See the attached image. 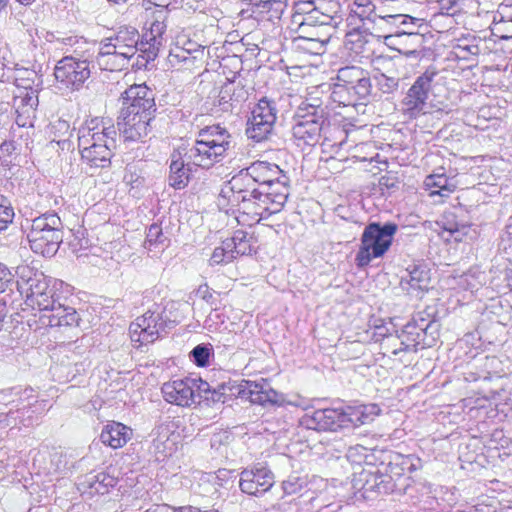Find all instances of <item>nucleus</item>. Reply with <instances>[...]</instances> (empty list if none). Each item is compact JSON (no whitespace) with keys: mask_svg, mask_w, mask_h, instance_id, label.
Listing matches in <instances>:
<instances>
[{"mask_svg":"<svg viewBox=\"0 0 512 512\" xmlns=\"http://www.w3.org/2000/svg\"><path fill=\"white\" fill-rule=\"evenodd\" d=\"M387 469L400 479L406 471L411 472L413 470L412 459L410 456L397 455L393 461L389 462Z\"/></svg>","mask_w":512,"mask_h":512,"instance_id":"5fc2aeb1","label":"nucleus"},{"mask_svg":"<svg viewBox=\"0 0 512 512\" xmlns=\"http://www.w3.org/2000/svg\"><path fill=\"white\" fill-rule=\"evenodd\" d=\"M369 34H371L370 31L348 27L345 44L355 53H362L364 46L367 44V36Z\"/></svg>","mask_w":512,"mask_h":512,"instance_id":"8fccbe9b","label":"nucleus"},{"mask_svg":"<svg viewBox=\"0 0 512 512\" xmlns=\"http://www.w3.org/2000/svg\"><path fill=\"white\" fill-rule=\"evenodd\" d=\"M498 31H511L512 33V3L499 5L493 20ZM502 38H512L511 35H502Z\"/></svg>","mask_w":512,"mask_h":512,"instance_id":"de8ad7c7","label":"nucleus"},{"mask_svg":"<svg viewBox=\"0 0 512 512\" xmlns=\"http://www.w3.org/2000/svg\"><path fill=\"white\" fill-rule=\"evenodd\" d=\"M236 189L232 185V179L223 185L220 197L227 199L237 207L236 220L243 226H253L262 219H267L272 214L281 211L285 204L272 202V196L260 190L258 187L244 186Z\"/></svg>","mask_w":512,"mask_h":512,"instance_id":"7ed1b4c3","label":"nucleus"},{"mask_svg":"<svg viewBox=\"0 0 512 512\" xmlns=\"http://www.w3.org/2000/svg\"><path fill=\"white\" fill-rule=\"evenodd\" d=\"M131 437L132 429L116 421L106 424L100 434L101 442L113 449L123 447Z\"/></svg>","mask_w":512,"mask_h":512,"instance_id":"f704fd0d","label":"nucleus"},{"mask_svg":"<svg viewBox=\"0 0 512 512\" xmlns=\"http://www.w3.org/2000/svg\"><path fill=\"white\" fill-rule=\"evenodd\" d=\"M155 98L154 91L145 84H134L121 95L122 106H142L144 99Z\"/></svg>","mask_w":512,"mask_h":512,"instance_id":"a19ab883","label":"nucleus"},{"mask_svg":"<svg viewBox=\"0 0 512 512\" xmlns=\"http://www.w3.org/2000/svg\"><path fill=\"white\" fill-rule=\"evenodd\" d=\"M450 278L453 279L456 286H451L450 289L456 290V289H462V290H472L477 287L478 284H480V281L478 280V276H476L475 273H472L471 271L463 272L461 275H450Z\"/></svg>","mask_w":512,"mask_h":512,"instance_id":"603ef678","label":"nucleus"},{"mask_svg":"<svg viewBox=\"0 0 512 512\" xmlns=\"http://www.w3.org/2000/svg\"><path fill=\"white\" fill-rule=\"evenodd\" d=\"M349 13L346 18L347 27L371 31L375 27L378 14L371 0H353L348 6Z\"/></svg>","mask_w":512,"mask_h":512,"instance_id":"4be33fe9","label":"nucleus"},{"mask_svg":"<svg viewBox=\"0 0 512 512\" xmlns=\"http://www.w3.org/2000/svg\"><path fill=\"white\" fill-rule=\"evenodd\" d=\"M30 248L44 257L54 256L64 239V224L56 212H46L31 220L27 233Z\"/></svg>","mask_w":512,"mask_h":512,"instance_id":"423d86ee","label":"nucleus"},{"mask_svg":"<svg viewBox=\"0 0 512 512\" xmlns=\"http://www.w3.org/2000/svg\"><path fill=\"white\" fill-rule=\"evenodd\" d=\"M161 391L168 403L182 407L195 403L193 381L190 377L164 383Z\"/></svg>","mask_w":512,"mask_h":512,"instance_id":"bb28decb","label":"nucleus"},{"mask_svg":"<svg viewBox=\"0 0 512 512\" xmlns=\"http://www.w3.org/2000/svg\"><path fill=\"white\" fill-rule=\"evenodd\" d=\"M118 132L114 125L94 118L78 131V148L82 161L90 168H108L117 147Z\"/></svg>","mask_w":512,"mask_h":512,"instance_id":"f03ea898","label":"nucleus"},{"mask_svg":"<svg viewBox=\"0 0 512 512\" xmlns=\"http://www.w3.org/2000/svg\"><path fill=\"white\" fill-rule=\"evenodd\" d=\"M307 486V479L304 476H300L293 473L282 482V488L285 494L292 495L299 493Z\"/></svg>","mask_w":512,"mask_h":512,"instance_id":"6e6d98bb","label":"nucleus"},{"mask_svg":"<svg viewBox=\"0 0 512 512\" xmlns=\"http://www.w3.org/2000/svg\"><path fill=\"white\" fill-rule=\"evenodd\" d=\"M18 282L9 267L0 262V293L13 291L18 287Z\"/></svg>","mask_w":512,"mask_h":512,"instance_id":"bf43d9fd","label":"nucleus"},{"mask_svg":"<svg viewBox=\"0 0 512 512\" xmlns=\"http://www.w3.org/2000/svg\"><path fill=\"white\" fill-rule=\"evenodd\" d=\"M344 419L343 408H325L305 414L301 424L317 431H337L345 428Z\"/></svg>","mask_w":512,"mask_h":512,"instance_id":"a211bd4d","label":"nucleus"},{"mask_svg":"<svg viewBox=\"0 0 512 512\" xmlns=\"http://www.w3.org/2000/svg\"><path fill=\"white\" fill-rule=\"evenodd\" d=\"M476 36L469 30L457 32L450 25V63L468 61L479 52Z\"/></svg>","mask_w":512,"mask_h":512,"instance_id":"b1692460","label":"nucleus"},{"mask_svg":"<svg viewBox=\"0 0 512 512\" xmlns=\"http://www.w3.org/2000/svg\"><path fill=\"white\" fill-rule=\"evenodd\" d=\"M415 18L406 14H378L375 26L380 30L387 31L389 34L385 35V40L393 43L394 40L405 38L411 40L413 43L419 44L422 40V35L412 31L401 29V26H408L414 24Z\"/></svg>","mask_w":512,"mask_h":512,"instance_id":"f3484780","label":"nucleus"},{"mask_svg":"<svg viewBox=\"0 0 512 512\" xmlns=\"http://www.w3.org/2000/svg\"><path fill=\"white\" fill-rule=\"evenodd\" d=\"M156 110L155 98H149L148 96L144 99L142 106H122L120 112L131 113V116L135 114L137 118L152 121L155 118Z\"/></svg>","mask_w":512,"mask_h":512,"instance_id":"49530a36","label":"nucleus"},{"mask_svg":"<svg viewBox=\"0 0 512 512\" xmlns=\"http://www.w3.org/2000/svg\"><path fill=\"white\" fill-rule=\"evenodd\" d=\"M235 389L240 397L249 399L253 404L264 407H280L285 404L283 394L274 390L265 379L259 381L243 380Z\"/></svg>","mask_w":512,"mask_h":512,"instance_id":"4468645a","label":"nucleus"},{"mask_svg":"<svg viewBox=\"0 0 512 512\" xmlns=\"http://www.w3.org/2000/svg\"><path fill=\"white\" fill-rule=\"evenodd\" d=\"M14 209L7 197L0 194V231L6 230L14 218Z\"/></svg>","mask_w":512,"mask_h":512,"instance_id":"052dcab7","label":"nucleus"},{"mask_svg":"<svg viewBox=\"0 0 512 512\" xmlns=\"http://www.w3.org/2000/svg\"><path fill=\"white\" fill-rule=\"evenodd\" d=\"M168 10L159 9L153 15L149 30L144 34L140 42V52L147 61L154 60L165 43V32L167 29L166 19Z\"/></svg>","mask_w":512,"mask_h":512,"instance_id":"dca6fc26","label":"nucleus"},{"mask_svg":"<svg viewBox=\"0 0 512 512\" xmlns=\"http://www.w3.org/2000/svg\"><path fill=\"white\" fill-rule=\"evenodd\" d=\"M420 77H426L427 90L437 103H444L448 99V76L445 69L436 71L434 68H429Z\"/></svg>","mask_w":512,"mask_h":512,"instance_id":"c9c22d12","label":"nucleus"},{"mask_svg":"<svg viewBox=\"0 0 512 512\" xmlns=\"http://www.w3.org/2000/svg\"><path fill=\"white\" fill-rule=\"evenodd\" d=\"M229 244L231 252L234 257L248 255L252 251L248 233L243 230H237L230 239L225 240Z\"/></svg>","mask_w":512,"mask_h":512,"instance_id":"a18cd8bd","label":"nucleus"},{"mask_svg":"<svg viewBox=\"0 0 512 512\" xmlns=\"http://www.w3.org/2000/svg\"><path fill=\"white\" fill-rule=\"evenodd\" d=\"M397 225L391 222L381 225L372 222L368 224L361 236V245L355 257L356 266L360 269L367 267L375 258L382 257L390 248Z\"/></svg>","mask_w":512,"mask_h":512,"instance_id":"6e6552de","label":"nucleus"},{"mask_svg":"<svg viewBox=\"0 0 512 512\" xmlns=\"http://www.w3.org/2000/svg\"><path fill=\"white\" fill-rule=\"evenodd\" d=\"M40 321L51 328L77 327L80 317L75 308L65 306L58 301L51 310L40 316Z\"/></svg>","mask_w":512,"mask_h":512,"instance_id":"7c9ffc66","label":"nucleus"},{"mask_svg":"<svg viewBox=\"0 0 512 512\" xmlns=\"http://www.w3.org/2000/svg\"><path fill=\"white\" fill-rule=\"evenodd\" d=\"M91 70L83 61L76 62L72 58L60 59L54 68V76L63 88L71 91L80 90L90 78Z\"/></svg>","mask_w":512,"mask_h":512,"instance_id":"2eb2a0df","label":"nucleus"},{"mask_svg":"<svg viewBox=\"0 0 512 512\" xmlns=\"http://www.w3.org/2000/svg\"><path fill=\"white\" fill-rule=\"evenodd\" d=\"M33 398L32 388H19L13 387L0 391V404H15L16 410H10L7 413H0V428L7 426H16L20 418L19 414L22 415L32 409V412H43L47 409L48 402L46 400L37 401L33 403L30 401Z\"/></svg>","mask_w":512,"mask_h":512,"instance_id":"9d476101","label":"nucleus"},{"mask_svg":"<svg viewBox=\"0 0 512 512\" xmlns=\"http://www.w3.org/2000/svg\"><path fill=\"white\" fill-rule=\"evenodd\" d=\"M104 40L129 59L140 52V34L134 27H121L113 36Z\"/></svg>","mask_w":512,"mask_h":512,"instance_id":"c756f323","label":"nucleus"},{"mask_svg":"<svg viewBox=\"0 0 512 512\" xmlns=\"http://www.w3.org/2000/svg\"><path fill=\"white\" fill-rule=\"evenodd\" d=\"M345 428L358 427L372 422L381 412L377 404H361L343 408Z\"/></svg>","mask_w":512,"mask_h":512,"instance_id":"2f4dec72","label":"nucleus"},{"mask_svg":"<svg viewBox=\"0 0 512 512\" xmlns=\"http://www.w3.org/2000/svg\"><path fill=\"white\" fill-rule=\"evenodd\" d=\"M213 355V349L209 344H199L190 352V359L198 367H206L209 365L210 357Z\"/></svg>","mask_w":512,"mask_h":512,"instance_id":"864d4df0","label":"nucleus"},{"mask_svg":"<svg viewBox=\"0 0 512 512\" xmlns=\"http://www.w3.org/2000/svg\"><path fill=\"white\" fill-rule=\"evenodd\" d=\"M150 120L137 118L135 114L131 116L126 113H119L117 126L119 134L124 138V141H142L151 132Z\"/></svg>","mask_w":512,"mask_h":512,"instance_id":"cd10ccee","label":"nucleus"},{"mask_svg":"<svg viewBox=\"0 0 512 512\" xmlns=\"http://www.w3.org/2000/svg\"><path fill=\"white\" fill-rule=\"evenodd\" d=\"M327 123L324 108L302 102L292 118L291 134L294 143L302 149L315 146L320 142Z\"/></svg>","mask_w":512,"mask_h":512,"instance_id":"0eeeda50","label":"nucleus"},{"mask_svg":"<svg viewBox=\"0 0 512 512\" xmlns=\"http://www.w3.org/2000/svg\"><path fill=\"white\" fill-rule=\"evenodd\" d=\"M278 107L275 100L262 97L254 106L247 122L246 135L255 142H262L272 134L277 120Z\"/></svg>","mask_w":512,"mask_h":512,"instance_id":"9b49d317","label":"nucleus"},{"mask_svg":"<svg viewBox=\"0 0 512 512\" xmlns=\"http://www.w3.org/2000/svg\"><path fill=\"white\" fill-rule=\"evenodd\" d=\"M247 95L248 93L243 86L235 85L234 82H229L224 85L220 91V103L231 102V105H233V103L239 104L245 101Z\"/></svg>","mask_w":512,"mask_h":512,"instance_id":"09e8293b","label":"nucleus"},{"mask_svg":"<svg viewBox=\"0 0 512 512\" xmlns=\"http://www.w3.org/2000/svg\"><path fill=\"white\" fill-rule=\"evenodd\" d=\"M229 244L224 240L220 247H216L210 257V265L227 264L235 259Z\"/></svg>","mask_w":512,"mask_h":512,"instance_id":"4d7b16f0","label":"nucleus"},{"mask_svg":"<svg viewBox=\"0 0 512 512\" xmlns=\"http://www.w3.org/2000/svg\"><path fill=\"white\" fill-rule=\"evenodd\" d=\"M233 389L234 388L227 383L218 384L216 387H211V391L204 395V400L211 401L213 403H224L226 400L227 391L235 394Z\"/></svg>","mask_w":512,"mask_h":512,"instance_id":"e2e57ef3","label":"nucleus"},{"mask_svg":"<svg viewBox=\"0 0 512 512\" xmlns=\"http://www.w3.org/2000/svg\"><path fill=\"white\" fill-rule=\"evenodd\" d=\"M361 476L360 480L363 481L362 490L364 493L376 492L379 494V471H363Z\"/></svg>","mask_w":512,"mask_h":512,"instance_id":"0e129e2a","label":"nucleus"},{"mask_svg":"<svg viewBox=\"0 0 512 512\" xmlns=\"http://www.w3.org/2000/svg\"><path fill=\"white\" fill-rule=\"evenodd\" d=\"M293 9L290 28L307 40L326 43L343 22L337 0H300Z\"/></svg>","mask_w":512,"mask_h":512,"instance_id":"f257e3e1","label":"nucleus"},{"mask_svg":"<svg viewBox=\"0 0 512 512\" xmlns=\"http://www.w3.org/2000/svg\"><path fill=\"white\" fill-rule=\"evenodd\" d=\"M96 48L97 45L94 42L79 36V41H77L70 53L63 58H72L79 63L83 61L84 64L90 66V63L94 60Z\"/></svg>","mask_w":512,"mask_h":512,"instance_id":"79ce46f5","label":"nucleus"},{"mask_svg":"<svg viewBox=\"0 0 512 512\" xmlns=\"http://www.w3.org/2000/svg\"><path fill=\"white\" fill-rule=\"evenodd\" d=\"M164 309L159 305H154L135 322L130 324V334L132 341L140 344L153 343L162 332L172 323L163 316Z\"/></svg>","mask_w":512,"mask_h":512,"instance_id":"f8f14e48","label":"nucleus"},{"mask_svg":"<svg viewBox=\"0 0 512 512\" xmlns=\"http://www.w3.org/2000/svg\"><path fill=\"white\" fill-rule=\"evenodd\" d=\"M170 245V236L164 231L161 224L153 223L148 227L144 247L152 251L153 249L164 250Z\"/></svg>","mask_w":512,"mask_h":512,"instance_id":"ea45409f","label":"nucleus"},{"mask_svg":"<svg viewBox=\"0 0 512 512\" xmlns=\"http://www.w3.org/2000/svg\"><path fill=\"white\" fill-rule=\"evenodd\" d=\"M13 106L15 109L26 110V114L35 113L38 106V90H21L14 92Z\"/></svg>","mask_w":512,"mask_h":512,"instance_id":"c03bdc74","label":"nucleus"},{"mask_svg":"<svg viewBox=\"0 0 512 512\" xmlns=\"http://www.w3.org/2000/svg\"><path fill=\"white\" fill-rule=\"evenodd\" d=\"M469 19L468 9H455L450 11L451 26L457 29V32L468 30L466 25Z\"/></svg>","mask_w":512,"mask_h":512,"instance_id":"69168bd1","label":"nucleus"},{"mask_svg":"<svg viewBox=\"0 0 512 512\" xmlns=\"http://www.w3.org/2000/svg\"><path fill=\"white\" fill-rule=\"evenodd\" d=\"M377 88L386 94H391L398 89L399 78L378 73L374 76Z\"/></svg>","mask_w":512,"mask_h":512,"instance_id":"13d9d810","label":"nucleus"},{"mask_svg":"<svg viewBox=\"0 0 512 512\" xmlns=\"http://www.w3.org/2000/svg\"><path fill=\"white\" fill-rule=\"evenodd\" d=\"M476 230L470 224L455 223L454 226L450 224V249L452 244L455 246V252H460L461 255L469 254L471 252V241L476 237Z\"/></svg>","mask_w":512,"mask_h":512,"instance_id":"e433bc0d","label":"nucleus"},{"mask_svg":"<svg viewBox=\"0 0 512 512\" xmlns=\"http://www.w3.org/2000/svg\"><path fill=\"white\" fill-rule=\"evenodd\" d=\"M184 156H181L180 153L178 155L172 154L171 163H170V174H169V185L174 189H183L185 188L190 180V172Z\"/></svg>","mask_w":512,"mask_h":512,"instance_id":"4c0bfd02","label":"nucleus"},{"mask_svg":"<svg viewBox=\"0 0 512 512\" xmlns=\"http://www.w3.org/2000/svg\"><path fill=\"white\" fill-rule=\"evenodd\" d=\"M431 283L430 271L425 265H413L401 276L400 287L408 295L421 298Z\"/></svg>","mask_w":512,"mask_h":512,"instance_id":"393cba45","label":"nucleus"},{"mask_svg":"<svg viewBox=\"0 0 512 512\" xmlns=\"http://www.w3.org/2000/svg\"><path fill=\"white\" fill-rule=\"evenodd\" d=\"M87 483L92 492L104 495L117 484V479L106 472H98L87 477Z\"/></svg>","mask_w":512,"mask_h":512,"instance_id":"37998d69","label":"nucleus"},{"mask_svg":"<svg viewBox=\"0 0 512 512\" xmlns=\"http://www.w3.org/2000/svg\"><path fill=\"white\" fill-rule=\"evenodd\" d=\"M431 328L430 324H426L423 318L420 323L416 320L408 322L402 329L401 333L391 339V345L394 347L391 351L393 355H398L400 352L416 351L417 346L424 341L427 330Z\"/></svg>","mask_w":512,"mask_h":512,"instance_id":"6ab92c4d","label":"nucleus"},{"mask_svg":"<svg viewBox=\"0 0 512 512\" xmlns=\"http://www.w3.org/2000/svg\"><path fill=\"white\" fill-rule=\"evenodd\" d=\"M183 156L189 170H192L193 167L209 169L223 160L199 135L194 143L185 149Z\"/></svg>","mask_w":512,"mask_h":512,"instance_id":"5701e85b","label":"nucleus"},{"mask_svg":"<svg viewBox=\"0 0 512 512\" xmlns=\"http://www.w3.org/2000/svg\"><path fill=\"white\" fill-rule=\"evenodd\" d=\"M205 48V46L191 40L183 41L180 46V39H178L176 46L169 52V63L172 66L183 65L186 68H190L196 62L203 60Z\"/></svg>","mask_w":512,"mask_h":512,"instance_id":"a878e982","label":"nucleus"},{"mask_svg":"<svg viewBox=\"0 0 512 512\" xmlns=\"http://www.w3.org/2000/svg\"><path fill=\"white\" fill-rule=\"evenodd\" d=\"M55 285L51 278L36 272L27 278L22 277L17 290L25 297L28 307L45 314L59 301Z\"/></svg>","mask_w":512,"mask_h":512,"instance_id":"1a4fd4ad","label":"nucleus"},{"mask_svg":"<svg viewBox=\"0 0 512 512\" xmlns=\"http://www.w3.org/2000/svg\"><path fill=\"white\" fill-rule=\"evenodd\" d=\"M371 90V79L367 71L359 66H344L337 71L330 97L339 105L355 106L368 101Z\"/></svg>","mask_w":512,"mask_h":512,"instance_id":"39448f33","label":"nucleus"},{"mask_svg":"<svg viewBox=\"0 0 512 512\" xmlns=\"http://www.w3.org/2000/svg\"><path fill=\"white\" fill-rule=\"evenodd\" d=\"M199 137L224 159L231 145V135L225 128L219 125L207 126L199 131Z\"/></svg>","mask_w":512,"mask_h":512,"instance_id":"72a5a7b5","label":"nucleus"},{"mask_svg":"<svg viewBox=\"0 0 512 512\" xmlns=\"http://www.w3.org/2000/svg\"><path fill=\"white\" fill-rule=\"evenodd\" d=\"M250 17L262 22H274L281 18L284 5L280 0H249Z\"/></svg>","mask_w":512,"mask_h":512,"instance_id":"473e14b6","label":"nucleus"},{"mask_svg":"<svg viewBox=\"0 0 512 512\" xmlns=\"http://www.w3.org/2000/svg\"><path fill=\"white\" fill-rule=\"evenodd\" d=\"M19 74L27 75V78H23L22 76H16L14 79V84L16 86L15 92H20L21 90H38V86L41 83L40 77L33 70L27 69H19Z\"/></svg>","mask_w":512,"mask_h":512,"instance_id":"3c124183","label":"nucleus"},{"mask_svg":"<svg viewBox=\"0 0 512 512\" xmlns=\"http://www.w3.org/2000/svg\"><path fill=\"white\" fill-rule=\"evenodd\" d=\"M274 475L266 467L245 469L240 474L239 486L242 492L259 496L271 489Z\"/></svg>","mask_w":512,"mask_h":512,"instance_id":"412c9836","label":"nucleus"},{"mask_svg":"<svg viewBox=\"0 0 512 512\" xmlns=\"http://www.w3.org/2000/svg\"><path fill=\"white\" fill-rule=\"evenodd\" d=\"M386 470L388 469L386 468ZM395 477L396 476L389 471H386L385 473L379 471V494H390L397 489V481L399 479H396Z\"/></svg>","mask_w":512,"mask_h":512,"instance_id":"680f3d73","label":"nucleus"},{"mask_svg":"<svg viewBox=\"0 0 512 512\" xmlns=\"http://www.w3.org/2000/svg\"><path fill=\"white\" fill-rule=\"evenodd\" d=\"M442 172H436L428 175L424 180L425 190L429 192L430 197H439L437 203H443L446 196H448V176L445 174L444 169Z\"/></svg>","mask_w":512,"mask_h":512,"instance_id":"58836bf2","label":"nucleus"},{"mask_svg":"<svg viewBox=\"0 0 512 512\" xmlns=\"http://www.w3.org/2000/svg\"><path fill=\"white\" fill-rule=\"evenodd\" d=\"M93 61L101 70L120 71L127 67L130 59L103 39L96 48Z\"/></svg>","mask_w":512,"mask_h":512,"instance_id":"c85d7f7f","label":"nucleus"},{"mask_svg":"<svg viewBox=\"0 0 512 512\" xmlns=\"http://www.w3.org/2000/svg\"><path fill=\"white\" fill-rule=\"evenodd\" d=\"M500 246L504 251H512V217L509 219L508 224L505 226V230L501 237Z\"/></svg>","mask_w":512,"mask_h":512,"instance_id":"774afa93","label":"nucleus"},{"mask_svg":"<svg viewBox=\"0 0 512 512\" xmlns=\"http://www.w3.org/2000/svg\"><path fill=\"white\" fill-rule=\"evenodd\" d=\"M368 456V450L362 445L350 446L346 452V458L354 464H361Z\"/></svg>","mask_w":512,"mask_h":512,"instance_id":"338daca9","label":"nucleus"},{"mask_svg":"<svg viewBox=\"0 0 512 512\" xmlns=\"http://www.w3.org/2000/svg\"><path fill=\"white\" fill-rule=\"evenodd\" d=\"M65 360L53 367V375L60 382L72 381L90 367L87 347L69 343L64 347Z\"/></svg>","mask_w":512,"mask_h":512,"instance_id":"ddd939ff","label":"nucleus"},{"mask_svg":"<svg viewBox=\"0 0 512 512\" xmlns=\"http://www.w3.org/2000/svg\"><path fill=\"white\" fill-rule=\"evenodd\" d=\"M232 185L236 189L250 186L258 187L272 196V202L285 204L290 193V178L278 165L266 161L253 162L240 170L232 178Z\"/></svg>","mask_w":512,"mask_h":512,"instance_id":"20e7f679","label":"nucleus"},{"mask_svg":"<svg viewBox=\"0 0 512 512\" xmlns=\"http://www.w3.org/2000/svg\"><path fill=\"white\" fill-rule=\"evenodd\" d=\"M426 81V77L419 76L402 99L401 112L407 118L414 119L425 114L429 94Z\"/></svg>","mask_w":512,"mask_h":512,"instance_id":"aec40b11","label":"nucleus"}]
</instances>
